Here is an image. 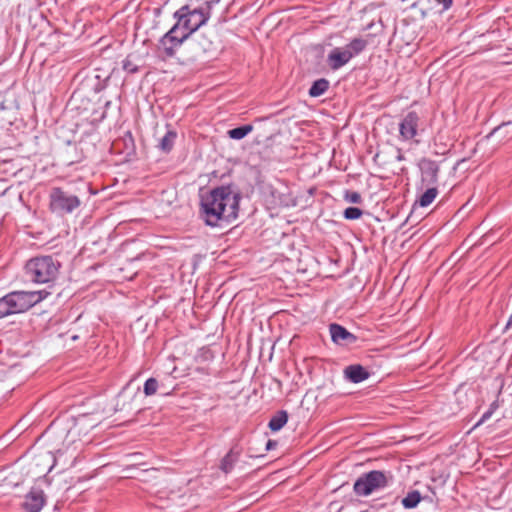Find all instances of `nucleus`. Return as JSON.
Returning <instances> with one entry per match:
<instances>
[{
  "mask_svg": "<svg viewBox=\"0 0 512 512\" xmlns=\"http://www.w3.org/2000/svg\"><path fill=\"white\" fill-rule=\"evenodd\" d=\"M329 332L332 341L338 345H352L356 343L358 339L356 335L352 334L338 323H331L329 325Z\"/></svg>",
  "mask_w": 512,
  "mask_h": 512,
  "instance_id": "nucleus-11",
  "label": "nucleus"
},
{
  "mask_svg": "<svg viewBox=\"0 0 512 512\" xmlns=\"http://www.w3.org/2000/svg\"><path fill=\"white\" fill-rule=\"evenodd\" d=\"M422 500V496L418 490H413L401 500V504L405 509L415 508Z\"/></svg>",
  "mask_w": 512,
  "mask_h": 512,
  "instance_id": "nucleus-18",
  "label": "nucleus"
},
{
  "mask_svg": "<svg viewBox=\"0 0 512 512\" xmlns=\"http://www.w3.org/2000/svg\"><path fill=\"white\" fill-rule=\"evenodd\" d=\"M123 68L125 70H127L128 73H130V74H134V73L138 72V66H123Z\"/></svg>",
  "mask_w": 512,
  "mask_h": 512,
  "instance_id": "nucleus-26",
  "label": "nucleus"
},
{
  "mask_svg": "<svg viewBox=\"0 0 512 512\" xmlns=\"http://www.w3.org/2000/svg\"><path fill=\"white\" fill-rule=\"evenodd\" d=\"M46 504V495L39 487H32L25 495L22 508L26 512H40Z\"/></svg>",
  "mask_w": 512,
  "mask_h": 512,
  "instance_id": "nucleus-9",
  "label": "nucleus"
},
{
  "mask_svg": "<svg viewBox=\"0 0 512 512\" xmlns=\"http://www.w3.org/2000/svg\"><path fill=\"white\" fill-rule=\"evenodd\" d=\"M211 3L207 1L205 7L194 9L185 5L175 12L174 17L177 22L161 40L166 54L172 55L175 47L181 45L193 32L206 24L210 18Z\"/></svg>",
  "mask_w": 512,
  "mask_h": 512,
  "instance_id": "nucleus-2",
  "label": "nucleus"
},
{
  "mask_svg": "<svg viewBox=\"0 0 512 512\" xmlns=\"http://www.w3.org/2000/svg\"><path fill=\"white\" fill-rule=\"evenodd\" d=\"M498 408V401H493L490 404L489 409L481 416L480 420L477 423V426L487 421Z\"/></svg>",
  "mask_w": 512,
  "mask_h": 512,
  "instance_id": "nucleus-23",
  "label": "nucleus"
},
{
  "mask_svg": "<svg viewBox=\"0 0 512 512\" xmlns=\"http://www.w3.org/2000/svg\"><path fill=\"white\" fill-rule=\"evenodd\" d=\"M507 326H512V314L509 317V320L507 322Z\"/></svg>",
  "mask_w": 512,
  "mask_h": 512,
  "instance_id": "nucleus-29",
  "label": "nucleus"
},
{
  "mask_svg": "<svg viewBox=\"0 0 512 512\" xmlns=\"http://www.w3.org/2000/svg\"><path fill=\"white\" fill-rule=\"evenodd\" d=\"M159 389L162 390L163 395L170 394V392L166 391L164 385L160 384L156 378L150 377L144 383L143 392L145 396H152L155 395Z\"/></svg>",
  "mask_w": 512,
  "mask_h": 512,
  "instance_id": "nucleus-16",
  "label": "nucleus"
},
{
  "mask_svg": "<svg viewBox=\"0 0 512 512\" xmlns=\"http://www.w3.org/2000/svg\"><path fill=\"white\" fill-rule=\"evenodd\" d=\"M344 376L352 383H360L367 380L370 373L360 364L349 365L344 369Z\"/></svg>",
  "mask_w": 512,
  "mask_h": 512,
  "instance_id": "nucleus-13",
  "label": "nucleus"
},
{
  "mask_svg": "<svg viewBox=\"0 0 512 512\" xmlns=\"http://www.w3.org/2000/svg\"><path fill=\"white\" fill-rule=\"evenodd\" d=\"M362 215L363 211L358 207H348L343 212V216L346 220H357Z\"/></svg>",
  "mask_w": 512,
  "mask_h": 512,
  "instance_id": "nucleus-21",
  "label": "nucleus"
},
{
  "mask_svg": "<svg viewBox=\"0 0 512 512\" xmlns=\"http://www.w3.org/2000/svg\"><path fill=\"white\" fill-rule=\"evenodd\" d=\"M61 263L53 256H37L27 261L25 275L36 284H52L59 275Z\"/></svg>",
  "mask_w": 512,
  "mask_h": 512,
  "instance_id": "nucleus-4",
  "label": "nucleus"
},
{
  "mask_svg": "<svg viewBox=\"0 0 512 512\" xmlns=\"http://www.w3.org/2000/svg\"><path fill=\"white\" fill-rule=\"evenodd\" d=\"M242 451V448L238 444L233 445L228 453L221 459L219 469L225 474L230 473L235 464L239 461Z\"/></svg>",
  "mask_w": 512,
  "mask_h": 512,
  "instance_id": "nucleus-12",
  "label": "nucleus"
},
{
  "mask_svg": "<svg viewBox=\"0 0 512 512\" xmlns=\"http://www.w3.org/2000/svg\"><path fill=\"white\" fill-rule=\"evenodd\" d=\"M388 485V478L385 472L372 470L361 475L354 483L353 490L358 496H368L378 489Z\"/></svg>",
  "mask_w": 512,
  "mask_h": 512,
  "instance_id": "nucleus-5",
  "label": "nucleus"
},
{
  "mask_svg": "<svg viewBox=\"0 0 512 512\" xmlns=\"http://www.w3.org/2000/svg\"><path fill=\"white\" fill-rule=\"evenodd\" d=\"M332 67H333L334 69H337V68H339L340 66L334 65V66H332Z\"/></svg>",
  "mask_w": 512,
  "mask_h": 512,
  "instance_id": "nucleus-31",
  "label": "nucleus"
},
{
  "mask_svg": "<svg viewBox=\"0 0 512 512\" xmlns=\"http://www.w3.org/2000/svg\"><path fill=\"white\" fill-rule=\"evenodd\" d=\"M101 70L102 69L98 67V68L95 69V72H101Z\"/></svg>",
  "mask_w": 512,
  "mask_h": 512,
  "instance_id": "nucleus-30",
  "label": "nucleus"
},
{
  "mask_svg": "<svg viewBox=\"0 0 512 512\" xmlns=\"http://www.w3.org/2000/svg\"><path fill=\"white\" fill-rule=\"evenodd\" d=\"M344 199L347 202H350L353 204H360L362 202L361 195L356 191L346 190L344 193Z\"/></svg>",
  "mask_w": 512,
  "mask_h": 512,
  "instance_id": "nucleus-22",
  "label": "nucleus"
},
{
  "mask_svg": "<svg viewBox=\"0 0 512 512\" xmlns=\"http://www.w3.org/2000/svg\"><path fill=\"white\" fill-rule=\"evenodd\" d=\"M177 133L174 130H168L166 134L159 140L157 147L164 153H169L175 143Z\"/></svg>",
  "mask_w": 512,
  "mask_h": 512,
  "instance_id": "nucleus-17",
  "label": "nucleus"
},
{
  "mask_svg": "<svg viewBox=\"0 0 512 512\" xmlns=\"http://www.w3.org/2000/svg\"><path fill=\"white\" fill-rule=\"evenodd\" d=\"M420 117L415 111L408 112L399 123V135L404 141L414 139L418 135Z\"/></svg>",
  "mask_w": 512,
  "mask_h": 512,
  "instance_id": "nucleus-8",
  "label": "nucleus"
},
{
  "mask_svg": "<svg viewBox=\"0 0 512 512\" xmlns=\"http://www.w3.org/2000/svg\"><path fill=\"white\" fill-rule=\"evenodd\" d=\"M427 190L420 196L417 201L421 207L429 206L438 195V189L435 185L427 186Z\"/></svg>",
  "mask_w": 512,
  "mask_h": 512,
  "instance_id": "nucleus-19",
  "label": "nucleus"
},
{
  "mask_svg": "<svg viewBox=\"0 0 512 512\" xmlns=\"http://www.w3.org/2000/svg\"><path fill=\"white\" fill-rule=\"evenodd\" d=\"M49 200L50 210L61 215L70 214L81 205V201L76 195L70 194L60 187L51 189Z\"/></svg>",
  "mask_w": 512,
  "mask_h": 512,
  "instance_id": "nucleus-6",
  "label": "nucleus"
},
{
  "mask_svg": "<svg viewBox=\"0 0 512 512\" xmlns=\"http://www.w3.org/2000/svg\"><path fill=\"white\" fill-rule=\"evenodd\" d=\"M51 294L47 289L39 291H13L0 298V319L23 313Z\"/></svg>",
  "mask_w": 512,
  "mask_h": 512,
  "instance_id": "nucleus-3",
  "label": "nucleus"
},
{
  "mask_svg": "<svg viewBox=\"0 0 512 512\" xmlns=\"http://www.w3.org/2000/svg\"><path fill=\"white\" fill-rule=\"evenodd\" d=\"M288 421V413L285 410L277 411L270 419L268 427L271 431L277 432L281 430Z\"/></svg>",
  "mask_w": 512,
  "mask_h": 512,
  "instance_id": "nucleus-15",
  "label": "nucleus"
},
{
  "mask_svg": "<svg viewBox=\"0 0 512 512\" xmlns=\"http://www.w3.org/2000/svg\"><path fill=\"white\" fill-rule=\"evenodd\" d=\"M330 87V82L326 78H319L312 82L308 95L311 98H317L324 95Z\"/></svg>",
  "mask_w": 512,
  "mask_h": 512,
  "instance_id": "nucleus-14",
  "label": "nucleus"
},
{
  "mask_svg": "<svg viewBox=\"0 0 512 512\" xmlns=\"http://www.w3.org/2000/svg\"><path fill=\"white\" fill-rule=\"evenodd\" d=\"M253 131V126L251 124H246L243 126H239L233 129H230L227 134L231 139L241 140L246 137L250 132Z\"/></svg>",
  "mask_w": 512,
  "mask_h": 512,
  "instance_id": "nucleus-20",
  "label": "nucleus"
},
{
  "mask_svg": "<svg viewBox=\"0 0 512 512\" xmlns=\"http://www.w3.org/2000/svg\"><path fill=\"white\" fill-rule=\"evenodd\" d=\"M110 75H111V72H109L105 75H103V73H97V74H95V78L106 82L110 78Z\"/></svg>",
  "mask_w": 512,
  "mask_h": 512,
  "instance_id": "nucleus-24",
  "label": "nucleus"
},
{
  "mask_svg": "<svg viewBox=\"0 0 512 512\" xmlns=\"http://www.w3.org/2000/svg\"><path fill=\"white\" fill-rule=\"evenodd\" d=\"M240 192L234 185H220L200 195V217L211 227L235 221L239 214Z\"/></svg>",
  "mask_w": 512,
  "mask_h": 512,
  "instance_id": "nucleus-1",
  "label": "nucleus"
},
{
  "mask_svg": "<svg viewBox=\"0 0 512 512\" xmlns=\"http://www.w3.org/2000/svg\"><path fill=\"white\" fill-rule=\"evenodd\" d=\"M367 44V39L355 38L346 46L332 50L328 58L335 64H346L353 57L360 54L366 48Z\"/></svg>",
  "mask_w": 512,
  "mask_h": 512,
  "instance_id": "nucleus-7",
  "label": "nucleus"
},
{
  "mask_svg": "<svg viewBox=\"0 0 512 512\" xmlns=\"http://www.w3.org/2000/svg\"><path fill=\"white\" fill-rule=\"evenodd\" d=\"M438 3L443 4V10H447L452 5V0H436Z\"/></svg>",
  "mask_w": 512,
  "mask_h": 512,
  "instance_id": "nucleus-25",
  "label": "nucleus"
},
{
  "mask_svg": "<svg viewBox=\"0 0 512 512\" xmlns=\"http://www.w3.org/2000/svg\"><path fill=\"white\" fill-rule=\"evenodd\" d=\"M421 182L425 186L435 185L438 182L439 165L436 161L423 158L419 162Z\"/></svg>",
  "mask_w": 512,
  "mask_h": 512,
  "instance_id": "nucleus-10",
  "label": "nucleus"
},
{
  "mask_svg": "<svg viewBox=\"0 0 512 512\" xmlns=\"http://www.w3.org/2000/svg\"><path fill=\"white\" fill-rule=\"evenodd\" d=\"M276 446V442L273 441V440H268L267 444H266V450H271L272 448H274Z\"/></svg>",
  "mask_w": 512,
  "mask_h": 512,
  "instance_id": "nucleus-27",
  "label": "nucleus"
},
{
  "mask_svg": "<svg viewBox=\"0 0 512 512\" xmlns=\"http://www.w3.org/2000/svg\"><path fill=\"white\" fill-rule=\"evenodd\" d=\"M403 159H404V156L401 153H399L397 156V160L402 161Z\"/></svg>",
  "mask_w": 512,
  "mask_h": 512,
  "instance_id": "nucleus-28",
  "label": "nucleus"
}]
</instances>
